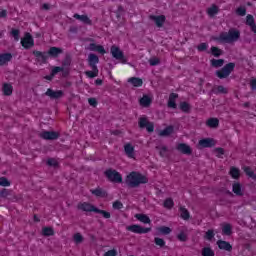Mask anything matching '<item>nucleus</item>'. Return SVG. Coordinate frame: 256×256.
<instances>
[{"mask_svg":"<svg viewBox=\"0 0 256 256\" xmlns=\"http://www.w3.org/2000/svg\"><path fill=\"white\" fill-rule=\"evenodd\" d=\"M92 71H86L87 77H90V79H93V77H97L99 75V70L97 67H91Z\"/></svg>","mask_w":256,"mask_h":256,"instance_id":"obj_37","label":"nucleus"},{"mask_svg":"<svg viewBox=\"0 0 256 256\" xmlns=\"http://www.w3.org/2000/svg\"><path fill=\"white\" fill-rule=\"evenodd\" d=\"M175 99H177V94L172 93L168 100V107H170L171 109H175V107H177V104L175 103Z\"/></svg>","mask_w":256,"mask_h":256,"instance_id":"obj_28","label":"nucleus"},{"mask_svg":"<svg viewBox=\"0 0 256 256\" xmlns=\"http://www.w3.org/2000/svg\"><path fill=\"white\" fill-rule=\"evenodd\" d=\"M250 86L253 91H256V79L250 81Z\"/></svg>","mask_w":256,"mask_h":256,"instance_id":"obj_64","label":"nucleus"},{"mask_svg":"<svg viewBox=\"0 0 256 256\" xmlns=\"http://www.w3.org/2000/svg\"><path fill=\"white\" fill-rule=\"evenodd\" d=\"M171 133H173V126H168L164 130L160 131L159 135H161L162 137H167L171 135Z\"/></svg>","mask_w":256,"mask_h":256,"instance_id":"obj_36","label":"nucleus"},{"mask_svg":"<svg viewBox=\"0 0 256 256\" xmlns=\"http://www.w3.org/2000/svg\"><path fill=\"white\" fill-rule=\"evenodd\" d=\"M207 47H209L207 45V43H201L199 46H198V51H206Z\"/></svg>","mask_w":256,"mask_h":256,"instance_id":"obj_62","label":"nucleus"},{"mask_svg":"<svg viewBox=\"0 0 256 256\" xmlns=\"http://www.w3.org/2000/svg\"><path fill=\"white\" fill-rule=\"evenodd\" d=\"M207 13L210 17H215V15L219 13V7H217L216 5H212L208 8Z\"/></svg>","mask_w":256,"mask_h":256,"instance_id":"obj_29","label":"nucleus"},{"mask_svg":"<svg viewBox=\"0 0 256 256\" xmlns=\"http://www.w3.org/2000/svg\"><path fill=\"white\" fill-rule=\"evenodd\" d=\"M212 67H215V68H219V67H223V63H225V61L223 59H212L210 61Z\"/></svg>","mask_w":256,"mask_h":256,"instance_id":"obj_34","label":"nucleus"},{"mask_svg":"<svg viewBox=\"0 0 256 256\" xmlns=\"http://www.w3.org/2000/svg\"><path fill=\"white\" fill-rule=\"evenodd\" d=\"M206 125L211 128L219 126V120L217 118H210L207 120Z\"/></svg>","mask_w":256,"mask_h":256,"instance_id":"obj_32","label":"nucleus"},{"mask_svg":"<svg viewBox=\"0 0 256 256\" xmlns=\"http://www.w3.org/2000/svg\"><path fill=\"white\" fill-rule=\"evenodd\" d=\"M159 231L163 233V235H169V233H171V228L167 227V226H163L161 228H159Z\"/></svg>","mask_w":256,"mask_h":256,"instance_id":"obj_56","label":"nucleus"},{"mask_svg":"<svg viewBox=\"0 0 256 256\" xmlns=\"http://www.w3.org/2000/svg\"><path fill=\"white\" fill-rule=\"evenodd\" d=\"M126 183L130 187H139V185H141L143 183H147V177L143 176L139 172H131L126 177Z\"/></svg>","mask_w":256,"mask_h":256,"instance_id":"obj_1","label":"nucleus"},{"mask_svg":"<svg viewBox=\"0 0 256 256\" xmlns=\"http://www.w3.org/2000/svg\"><path fill=\"white\" fill-rule=\"evenodd\" d=\"M177 149L180 151V153H184V155H191L192 153L191 146L185 143L178 144Z\"/></svg>","mask_w":256,"mask_h":256,"instance_id":"obj_19","label":"nucleus"},{"mask_svg":"<svg viewBox=\"0 0 256 256\" xmlns=\"http://www.w3.org/2000/svg\"><path fill=\"white\" fill-rule=\"evenodd\" d=\"M163 205H164L165 209H173V205H175V203L173 202L172 198H167L164 201Z\"/></svg>","mask_w":256,"mask_h":256,"instance_id":"obj_43","label":"nucleus"},{"mask_svg":"<svg viewBox=\"0 0 256 256\" xmlns=\"http://www.w3.org/2000/svg\"><path fill=\"white\" fill-rule=\"evenodd\" d=\"M106 176L108 177L109 181H112L113 183H121V181H123L121 174L115 170L106 171Z\"/></svg>","mask_w":256,"mask_h":256,"instance_id":"obj_7","label":"nucleus"},{"mask_svg":"<svg viewBox=\"0 0 256 256\" xmlns=\"http://www.w3.org/2000/svg\"><path fill=\"white\" fill-rule=\"evenodd\" d=\"M104 256H117V250L112 249L104 253Z\"/></svg>","mask_w":256,"mask_h":256,"instance_id":"obj_58","label":"nucleus"},{"mask_svg":"<svg viewBox=\"0 0 256 256\" xmlns=\"http://www.w3.org/2000/svg\"><path fill=\"white\" fill-rule=\"evenodd\" d=\"M84 240L83 235L81 233H75L73 235V241L76 245H81V242Z\"/></svg>","mask_w":256,"mask_h":256,"instance_id":"obj_38","label":"nucleus"},{"mask_svg":"<svg viewBox=\"0 0 256 256\" xmlns=\"http://www.w3.org/2000/svg\"><path fill=\"white\" fill-rule=\"evenodd\" d=\"M0 185H1V187H9V185H11V182H9V180H7V178H5V177H1Z\"/></svg>","mask_w":256,"mask_h":256,"instance_id":"obj_50","label":"nucleus"},{"mask_svg":"<svg viewBox=\"0 0 256 256\" xmlns=\"http://www.w3.org/2000/svg\"><path fill=\"white\" fill-rule=\"evenodd\" d=\"M113 209H123V203L119 200L115 201L112 205Z\"/></svg>","mask_w":256,"mask_h":256,"instance_id":"obj_55","label":"nucleus"},{"mask_svg":"<svg viewBox=\"0 0 256 256\" xmlns=\"http://www.w3.org/2000/svg\"><path fill=\"white\" fill-rule=\"evenodd\" d=\"M202 256H215V251L211 247L202 248Z\"/></svg>","mask_w":256,"mask_h":256,"instance_id":"obj_33","label":"nucleus"},{"mask_svg":"<svg viewBox=\"0 0 256 256\" xmlns=\"http://www.w3.org/2000/svg\"><path fill=\"white\" fill-rule=\"evenodd\" d=\"M180 109L184 112L189 111V109H191V107L189 106V104L187 102H182L180 103Z\"/></svg>","mask_w":256,"mask_h":256,"instance_id":"obj_54","label":"nucleus"},{"mask_svg":"<svg viewBox=\"0 0 256 256\" xmlns=\"http://www.w3.org/2000/svg\"><path fill=\"white\" fill-rule=\"evenodd\" d=\"M236 13L240 17H245V15H247V9H245V7H239L238 9H236Z\"/></svg>","mask_w":256,"mask_h":256,"instance_id":"obj_48","label":"nucleus"},{"mask_svg":"<svg viewBox=\"0 0 256 256\" xmlns=\"http://www.w3.org/2000/svg\"><path fill=\"white\" fill-rule=\"evenodd\" d=\"M74 18L78 19L79 21H82V23H91V20H89V17H87L86 15L75 14Z\"/></svg>","mask_w":256,"mask_h":256,"instance_id":"obj_42","label":"nucleus"},{"mask_svg":"<svg viewBox=\"0 0 256 256\" xmlns=\"http://www.w3.org/2000/svg\"><path fill=\"white\" fill-rule=\"evenodd\" d=\"M154 242L158 247H165V240L163 238L156 237L154 238Z\"/></svg>","mask_w":256,"mask_h":256,"instance_id":"obj_45","label":"nucleus"},{"mask_svg":"<svg viewBox=\"0 0 256 256\" xmlns=\"http://www.w3.org/2000/svg\"><path fill=\"white\" fill-rule=\"evenodd\" d=\"M150 65H152V67H154L155 65H159V59L158 58H151L149 60Z\"/></svg>","mask_w":256,"mask_h":256,"instance_id":"obj_60","label":"nucleus"},{"mask_svg":"<svg viewBox=\"0 0 256 256\" xmlns=\"http://www.w3.org/2000/svg\"><path fill=\"white\" fill-rule=\"evenodd\" d=\"M54 233L55 232L51 227H44L42 230V234L44 235V237H51V235H54Z\"/></svg>","mask_w":256,"mask_h":256,"instance_id":"obj_40","label":"nucleus"},{"mask_svg":"<svg viewBox=\"0 0 256 256\" xmlns=\"http://www.w3.org/2000/svg\"><path fill=\"white\" fill-rule=\"evenodd\" d=\"M214 153H215L216 157L222 158L223 155H225V150H223V148H216L214 150Z\"/></svg>","mask_w":256,"mask_h":256,"instance_id":"obj_51","label":"nucleus"},{"mask_svg":"<svg viewBox=\"0 0 256 256\" xmlns=\"http://www.w3.org/2000/svg\"><path fill=\"white\" fill-rule=\"evenodd\" d=\"M233 233V227L231 225H224L222 228V235H232Z\"/></svg>","mask_w":256,"mask_h":256,"instance_id":"obj_35","label":"nucleus"},{"mask_svg":"<svg viewBox=\"0 0 256 256\" xmlns=\"http://www.w3.org/2000/svg\"><path fill=\"white\" fill-rule=\"evenodd\" d=\"M61 72L63 73L64 77H67V75H69V67H67L64 64L63 67L52 68V74L50 76H46V79H48V81H51L54 75H57V73H61Z\"/></svg>","mask_w":256,"mask_h":256,"instance_id":"obj_6","label":"nucleus"},{"mask_svg":"<svg viewBox=\"0 0 256 256\" xmlns=\"http://www.w3.org/2000/svg\"><path fill=\"white\" fill-rule=\"evenodd\" d=\"M230 175L233 179H239V176L241 175V172L239 171V169L232 167L230 169Z\"/></svg>","mask_w":256,"mask_h":256,"instance_id":"obj_39","label":"nucleus"},{"mask_svg":"<svg viewBox=\"0 0 256 256\" xmlns=\"http://www.w3.org/2000/svg\"><path fill=\"white\" fill-rule=\"evenodd\" d=\"M88 63L90 67H97V63H99V57L95 54H89Z\"/></svg>","mask_w":256,"mask_h":256,"instance_id":"obj_23","label":"nucleus"},{"mask_svg":"<svg viewBox=\"0 0 256 256\" xmlns=\"http://www.w3.org/2000/svg\"><path fill=\"white\" fill-rule=\"evenodd\" d=\"M158 149L161 157H165V155H167V148L165 146H161Z\"/></svg>","mask_w":256,"mask_h":256,"instance_id":"obj_57","label":"nucleus"},{"mask_svg":"<svg viewBox=\"0 0 256 256\" xmlns=\"http://www.w3.org/2000/svg\"><path fill=\"white\" fill-rule=\"evenodd\" d=\"M246 25L250 26L251 31L256 35V24H255V18H253V15L248 14L246 16Z\"/></svg>","mask_w":256,"mask_h":256,"instance_id":"obj_17","label":"nucleus"},{"mask_svg":"<svg viewBox=\"0 0 256 256\" xmlns=\"http://www.w3.org/2000/svg\"><path fill=\"white\" fill-rule=\"evenodd\" d=\"M135 218L140 221V223H144L145 225L151 223V219L149 218V216L145 215V214H136Z\"/></svg>","mask_w":256,"mask_h":256,"instance_id":"obj_24","label":"nucleus"},{"mask_svg":"<svg viewBox=\"0 0 256 256\" xmlns=\"http://www.w3.org/2000/svg\"><path fill=\"white\" fill-rule=\"evenodd\" d=\"M11 35L14 37L15 41H18V39H19V30L18 29H13L11 31Z\"/></svg>","mask_w":256,"mask_h":256,"instance_id":"obj_59","label":"nucleus"},{"mask_svg":"<svg viewBox=\"0 0 256 256\" xmlns=\"http://www.w3.org/2000/svg\"><path fill=\"white\" fill-rule=\"evenodd\" d=\"M33 55L39 63H45L49 59V54L46 52L34 51Z\"/></svg>","mask_w":256,"mask_h":256,"instance_id":"obj_14","label":"nucleus"},{"mask_svg":"<svg viewBox=\"0 0 256 256\" xmlns=\"http://www.w3.org/2000/svg\"><path fill=\"white\" fill-rule=\"evenodd\" d=\"M21 45L24 49H31L33 45H35V41L33 40V36L31 34L26 33L24 37L21 39Z\"/></svg>","mask_w":256,"mask_h":256,"instance_id":"obj_8","label":"nucleus"},{"mask_svg":"<svg viewBox=\"0 0 256 256\" xmlns=\"http://www.w3.org/2000/svg\"><path fill=\"white\" fill-rule=\"evenodd\" d=\"M148 124H149V121L147 120L146 117H141L139 119V127L145 128V126H147Z\"/></svg>","mask_w":256,"mask_h":256,"instance_id":"obj_49","label":"nucleus"},{"mask_svg":"<svg viewBox=\"0 0 256 256\" xmlns=\"http://www.w3.org/2000/svg\"><path fill=\"white\" fill-rule=\"evenodd\" d=\"M40 136L42 137V139H57V137H59V133L45 131L42 132Z\"/></svg>","mask_w":256,"mask_h":256,"instance_id":"obj_22","label":"nucleus"},{"mask_svg":"<svg viewBox=\"0 0 256 256\" xmlns=\"http://www.w3.org/2000/svg\"><path fill=\"white\" fill-rule=\"evenodd\" d=\"M11 59H13V56L10 53L0 54V67L7 65Z\"/></svg>","mask_w":256,"mask_h":256,"instance_id":"obj_21","label":"nucleus"},{"mask_svg":"<svg viewBox=\"0 0 256 256\" xmlns=\"http://www.w3.org/2000/svg\"><path fill=\"white\" fill-rule=\"evenodd\" d=\"M127 231H131V233H137L138 235H143L145 233H149L151 231V227L145 228L141 225H129L126 227Z\"/></svg>","mask_w":256,"mask_h":256,"instance_id":"obj_5","label":"nucleus"},{"mask_svg":"<svg viewBox=\"0 0 256 256\" xmlns=\"http://www.w3.org/2000/svg\"><path fill=\"white\" fill-rule=\"evenodd\" d=\"M93 195H96V197H106L107 193L101 189H96L91 191Z\"/></svg>","mask_w":256,"mask_h":256,"instance_id":"obj_44","label":"nucleus"},{"mask_svg":"<svg viewBox=\"0 0 256 256\" xmlns=\"http://www.w3.org/2000/svg\"><path fill=\"white\" fill-rule=\"evenodd\" d=\"M211 53H212V55H214V57H219V55H221L222 51H221V49H219L217 47H212Z\"/></svg>","mask_w":256,"mask_h":256,"instance_id":"obj_53","label":"nucleus"},{"mask_svg":"<svg viewBox=\"0 0 256 256\" xmlns=\"http://www.w3.org/2000/svg\"><path fill=\"white\" fill-rule=\"evenodd\" d=\"M235 69L234 63H229L226 66H224L221 70L216 72L217 77L219 79H225L226 77H229L231 75V71Z\"/></svg>","mask_w":256,"mask_h":256,"instance_id":"obj_3","label":"nucleus"},{"mask_svg":"<svg viewBox=\"0 0 256 256\" xmlns=\"http://www.w3.org/2000/svg\"><path fill=\"white\" fill-rule=\"evenodd\" d=\"M145 128L147 129V131L149 133H153V129H154L153 123L148 122V124L145 126Z\"/></svg>","mask_w":256,"mask_h":256,"instance_id":"obj_61","label":"nucleus"},{"mask_svg":"<svg viewBox=\"0 0 256 256\" xmlns=\"http://www.w3.org/2000/svg\"><path fill=\"white\" fill-rule=\"evenodd\" d=\"M124 151L127 157H129V159H135V148L133 147V145L126 144L124 146Z\"/></svg>","mask_w":256,"mask_h":256,"instance_id":"obj_18","label":"nucleus"},{"mask_svg":"<svg viewBox=\"0 0 256 256\" xmlns=\"http://www.w3.org/2000/svg\"><path fill=\"white\" fill-rule=\"evenodd\" d=\"M128 83H131L133 87H141L143 85V80L141 78L132 77L128 79Z\"/></svg>","mask_w":256,"mask_h":256,"instance_id":"obj_25","label":"nucleus"},{"mask_svg":"<svg viewBox=\"0 0 256 256\" xmlns=\"http://www.w3.org/2000/svg\"><path fill=\"white\" fill-rule=\"evenodd\" d=\"M214 237L215 232L213 230H208L205 234V239H207V241H212Z\"/></svg>","mask_w":256,"mask_h":256,"instance_id":"obj_46","label":"nucleus"},{"mask_svg":"<svg viewBox=\"0 0 256 256\" xmlns=\"http://www.w3.org/2000/svg\"><path fill=\"white\" fill-rule=\"evenodd\" d=\"M151 21L155 23L158 27H163V24L165 23V16L164 15H152L150 16Z\"/></svg>","mask_w":256,"mask_h":256,"instance_id":"obj_16","label":"nucleus"},{"mask_svg":"<svg viewBox=\"0 0 256 256\" xmlns=\"http://www.w3.org/2000/svg\"><path fill=\"white\" fill-rule=\"evenodd\" d=\"M78 209L80 211H86V213H96L98 211V208L95 207L93 204L82 202L78 204Z\"/></svg>","mask_w":256,"mask_h":256,"instance_id":"obj_9","label":"nucleus"},{"mask_svg":"<svg viewBox=\"0 0 256 256\" xmlns=\"http://www.w3.org/2000/svg\"><path fill=\"white\" fill-rule=\"evenodd\" d=\"M179 214H180V217L184 220H187L189 219L190 217V214H189V210H187V208L183 207V206H180L179 208Z\"/></svg>","mask_w":256,"mask_h":256,"instance_id":"obj_26","label":"nucleus"},{"mask_svg":"<svg viewBox=\"0 0 256 256\" xmlns=\"http://www.w3.org/2000/svg\"><path fill=\"white\" fill-rule=\"evenodd\" d=\"M153 101V98L149 95H144L140 100L139 103L142 107H149Z\"/></svg>","mask_w":256,"mask_h":256,"instance_id":"obj_20","label":"nucleus"},{"mask_svg":"<svg viewBox=\"0 0 256 256\" xmlns=\"http://www.w3.org/2000/svg\"><path fill=\"white\" fill-rule=\"evenodd\" d=\"M96 213H98L99 215L104 217V219H109L111 217V213H109L105 210H99V208H98V211H96Z\"/></svg>","mask_w":256,"mask_h":256,"instance_id":"obj_47","label":"nucleus"},{"mask_svg":"<svg viewBox=\"0 0 256 256\" xmlns=\"http://www.w3.org/2000/svg\"><path fill=\"white\" fill-rule=\"evenodd\" d=\"M46 95L51 99H61V97H63V91L61 90L54 91L52 89H48L46 91Z\"/></svg>","mask_w":256,"mask_h":256,"instance_id":"obj_15","label":"nucleus"},{"mask_svg":"<svg viewBox=\"0 0 256 256\" xmlns=\"http://www.w3.org/2000/svg\"><path fill=\"white\" fill-rule=\"evenodd\" d=\"M177 239L179 241H181L182 243H185V241H187V234H185L184 232H180L178 235H177Z\"/></svg>","mask_w":256,"mask_h":256,"instance_id":"obj_52","label":"nucleus"},{"mask_svg":"<svg viewBox=\"0 0 256 256\" xmlns=\"http://www.w3.org/2000/svg\"><path fill=\"white\" fill-rule=\"evenodd\" d=\"M218 249H221V251H228V253H231L233 251V246L231 243L225 241V240H218L216 242Z\"/></svg>","mask_w":256,"mask_h":256,"instance_id":"obj_11","label":"nucleus"},{"mask_svg":"<svg viewBox=\"0 0 256 256\" xmlns=\"http://www.w3.org/2000/svg\"><path fill=\"white\" fill-rule=\"evenodd\" d=\"M217 93H227V88L223 87V86H218L216 88Z\"/></svg>","mask_w":256,"mask_h":256,"instance_id":"obj_63","label":"nucleus"},{"mask_svg":"<svg viewBox=\"0 0 256 256\" xmlns=\"http://www.w3.org/2000/svg\"><path fill=\"white\" fill-rule=\"evenodd\" d=\"M209 147H215V140L213 138H204L199 140L198 142L199 149H205Z\"/></svg>","mask_w":256,"mask_h":256,"instance_id":"obj_10","label":"nucleus"},{"mask_svg":"<svg viewBox=\"0 0 256 256\" xmlns=\"http://www.w3.org/2000/svg\"><path fill=\"white\" fill-rule=\"evenodd\" d=\"M110 52H111L112 57H114V59L121 61V63H123V64L127 63V59H125V56L123 55V51H121V49H119V47L112 46L110 49Z\"/></svg>","mask_w":256,"mask_h":256,"instance_id":"obj_4","label":"nucleus"},{"mask_svg":"<svg viewBox=\"0 0 256 256\" xmlns=\"http://www.w3.org/2000/svg\"><path fill=\"white\" fill-rule=\"evenodd\" d=\"M61 53H63V50L57 47H51L48 51V55H51V57H57L58 55H61Z\"/></svg>","mask_w":256,"mask_h":256,"instance_id":"obj_27","label":"nucleus"},{"mask_svg":"<svg viewBox=\"0 0 256 256\" xmlns=\"http://www.w3.org/2000/svg\"><path fill=\"white\" fill-rule=\"evenodd\" d=\"M11 191L7 189L0 190V199L4 201L5 199H11Z\"/></svg>","mask_w":256,"mask_h":256,"instance_id":"obj_30","label":"nucleus"},{"mask_svg":"<svg viewBox=\"0 0 256 256\" xmlns=\"http://www.w3.org/2000/svg\"><path fill=\"white\" fill-rule=\"evenodd\" d=\"M88 51H95L96 53H100V55H105L107 52L102 45L90 43L87 47Z\"/></svg>","mask_w":256,"mask_h":256,"instance_id":"obj_13","label":"nucleus"},{"mask_svg":"<svg viewBox=\"0 0 256 256\" xmlns=\"http://www.w3.org/2000/svg\"><path fill=\"white\" fill-rule=\"evenodd\" d=\"M244 172L246 173V175H248V177H250V179L256 181V174L255 172H253V170H251V168L244 167Z\"/></svg>","mask_w":256,"mask_h":256,"instance_id":"obj_41","label":"nucleus"},{"mask_svg":"<svg viewBox=\"0 0 256 256\" xmlns=\"http://www.w3.org/2000/svg\"><path fill=\"white\" fill-rule=\"evenodd\" d=\"M3 93L6 96L13 94V86L11 84H4L3 85Z\"/></svg>","mask_w":256,"mask_h":256,"instance_id":"obj_31","label":"nucleus"},{"mask_svg":"<svg viewBox=\"0 0 256 256\" xmlns=\"http://www.w3.org/2000/svg\"><path fill=\"white\" fill-rule=\"evenodd\" d=\"M232 191L237 197H243L245 195V189L238 182L232 184Z\"/></svg>","mask_w":256,"mask_h":256,"instance_id":"obj_12","label":"nucleus"},{"mask_svg":"<svg viewBox=\"0 0 256 256\" xmlns=\"http://www.w3.org/2000/svg\"><path fill=\"white\" fill-rule=\"evenodd\" d=\"M240 33L239 30L231 29L229 32H225L220 34L219 38H217V41L220 43H233V41H237L239 39Z\"/></svg>","mask_w":256,"mask_h":256,"instance_id":"obj_2","label":"nucleus"}]
</instances>
